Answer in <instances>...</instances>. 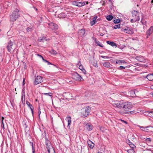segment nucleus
<instances>
[{
  "label": "nucleus",
  "mask_w": 153,
  "mask_h": 153,
  "mask_svg": "<svg viewBox=\"0 0 153 153\" xmlns=\"http://www.w3.org/2000/svg\"><path fill=\"white\" fill-rule=\"evenodd\" d=\"M19 9L16 8L15 10L12 14L10 16V21L14 22L20 17V15L19 13Z\"/></svg>",
  "instance_id": "obj_1"
},
{
  "label": "nucleus",
  "mask_w": 153,
  "mask_h": 153,
  "mask_svg": "<svg viewBox=\"0 0 153 153\" xmlns=\"http://www.w3.org/2000/svg\"><path fill=\"white\" fill-rule=\"evenodd\" d=\"M91 109V108L90 106H85L81 110V116L83 117H87L89 114Z\"/></svg>",
  "instance_id": "obj_2"
},
{
  "label": "nucleus",
  "mask_w": 153,
  "mask_h": 153,
  "mask_svg": "<svg viewBox=\"0 0 153 153\" xmlns=\"http://www.w3.org/2000/svg\"><path fill=\"white\" fill-rule=\"evenodd\" d=\"M124 102L122 101H115L113 102L112 105L116 108L123 110Z\"/></svg>",
  "instance_id": "obj_3"
},
{
  "label": "nucleus",
  "mask_w": 153,
  "mask_h": 153,
  "mask_svg": "<svg viewBox=\"0 0 153 153\" xmlns=\"http://www.w3.org/2000/svg\"><path fill=\"white\" fill-rule=\"evenodd\" d=\"M132 107V104L130 102L126 103L124 102L123 110L124 111L123 112V113H127L131 108Z\"/></svg>",
  "instance_id": "obj_4"
},
{
  "label": "nucleus",
  "mask_w": 153,
  "mask_h": 153,
  "mask_svg": "<svg viewBox=\"0 0 153 153\" xmlns=\"http://www.w3.org/2000/svg\"><path fill=\"white\" fill-rule=\"evenodd\" d=\"M7 48L9 52L12 53L15 48V46L14 45L13 42L11 41L9 42L8 43Z\"/></svg>",
  "instance_id": "obj_5"
},
{
  "label": "nucleus",
  "mask_w": 153,
  "mask_h": 153,
  "mask_svg": "<svg viewBox=\"0 0 153 153\" xmlns=\"http://www.w3.org/2000/svg\"><path fill=\"white\" fill-rule=\"evenodd\" d=\"M72 76L74 79L76 81H81V79H82L81 76L76 73L73 74Z\"/></svg>",
  "instance_id": "obj_6"
},
{
  "label": "nucleus",
  "mask_w": 153,
  "mask_h": 153,
  "mask_svg": "<svg viewBox=\"0 0 153 153\" xmlns=\"http://www.w3.org/2000/svg\"><path fill=\"white\" fill-rule=\"evenodd\" d=\"M46 148L48 153H55V150H54L53 147L51 145V144H50V145H48V144H46Z\"/></svg>",
  "instance_id": "obj_7"
},
{
  "label": "nucleus",
  "mask_w": 153,
  "mask_h": 153,
  "mask_svg": "<svg viewBox=\"0 0 153 153\" xmlns=\"http://www.w3.org/2000/svg\"><path fill=\"white\" fill-rule=\"evenodd\" d=\"M42 82V77L40 76H37L34 82V83L35 85H37Z\"/></svg>",
  "instance_id": "obj_8"
},
{
  "label": "nucleus",
  "mask_w": 153,
  "mask_h": 153,
  "mask_svg": "<svg viewBox=\"0 0 153 153\" xmlns=\"http://www.w3.org/2000/svg\"><path fill=\"white\" fill-rule=\"evenodd\" d=\"M132 16L134 18L137 19L139 20L140 17L139 16V13L137 11L134 10L132 13Z\"/></svg>",
  "instance_id": "obj_9"
},
{
  "label": "nucleus",
  "mask_w": 153,
  "mask_h": 153,
  "mask_svg": "<svg viewBox=\"0 0 153 153\" xmlns=\"http://www.w3.org/2000/svg\"><path fill=\"white\" fill-rule=\"evenodd\" d=\"M48 27L52 30L56 29L58 28L57 25L52 22L49 23H48Z\"/></svg>",
  "instance_id": "obj_10"
},
{
  "label": "nucleus",
  "mask_w": 153,
  "mask_h": 153,
  "mask_svg": "<svg viewBox=\"0 0 153 153\" xmlns=\"http://www.w3.org/2000/svg\"><path fill=\"white\" fill-rule=\"evenodd\" d=\"M153 32V28L152 27H150L146 32V35H147V38L152 34Z\"/></svg>",
  "instance_id": "obj_11"
},
{
  "label": "nucleus",
  "mask_w": 153,
  "mask_h": 153,
  "mask_svg": "<svg viewBox=\"0 0 153 153\" xmlns=\"http://www.w3.org/2000/svg\"><path fill=\"white\" fill-rule=\"evenodd\" d=\"M73 4L74 5H75L77 6L81 7L84 5L85 4V3L84 2H79L76 1L73 2Z\"/></svg>",
  "instance_id": "obj_12"
},
{
  "label": "nucleus",
  "mask_w": 153,
  "mask_h": 153,
  "mask_svg": "<svg viewBox=\"0 0 153 153\" xmlns=\"http://www.w3.org/2000/svg\"><path fill=\"white\" fill-rule=\"evenodd\" d=\"M122 31L126 33L130 34H133L134 33L133 31L131 30L128 28H127V29H123L122 30Z\"/></svg>",
  "instance_id": "obj_13"
},
{
  "label": "nucleus",
  "mask_w": 153,
  "mask_h": 153,
  "mask_svg": "<svg viewBox=\"0 0 153 153\" xmlns=\"http://www.w3.org/2000/svg\"><path fill=\"white\" fill-rule=\"evenodd\" d=\"M85 126L86 128L88 130V131H91L93 129V126L89 124H87L85 125Z\"/></svg>",
  "instance_id": "obj_14"
},
{
  "label": "nucleus",
  "mask_w": 153,
  "mask_h": 153,
  "mask_svg": "<svg viewBox=\"0 0 153 153\" xmlns=\"http://www.w3.org/2000/svg\"><path fill=\"white\" fill-rule=\"evenodd\" d=\"M21 100L23 102L25 101V93L24 90H22V96Z\"/></svg>",
  "instance_id": "obj_15"
},
{
  "label": "nucleus",
  "mask_w": 153,
  "mask_h": 153,
  "mask_svg": "<svg viewBox=\"0 0 153 153\" xmlns=\"http://www.w3.org/2000/svg\"><path fill=\"white\" fill-rule=\"evenodd\" d=\"M71 117L70 116H68L66 118L65 120L67 121L68 123V126H69L71 123Z\"/></svg>",
  "instance_id": "obj_16"
},
{
  "label": "nucleus",
  "mask_w": 153,
  "mask_h": 153,
  "mask_svg": "<svg viewBox=\"0 0 153 153\" xmlns=\"http://www.w3.org/2000/svg\"><path fill=\"white\" fill-rule=\"evenodd\" d=\"M146 78L149 80H153V74H149L146 76Z\"/></svg>",
  "instance_id": "obj_17"
},
{
  "label": "nucleus",
  "mask_w": 153,
  "mask_h": 153,
  "mask_svg": "<svg viewBox=\"0 0 153 153\" xmlns=\"http://www.w3.org/2000/svg\"><path fill=\"white\" fill-rule=\"evenodd\" d=\"M103 65L106 68H109L110 67L111 65L109 62H105L103 63Z\"/></svg>",
  "instance_id": "obj_18"
},
{
  "label": "nucleus",
  "mask_w": 153,
  "mask_h": 153,
  "mask_svg": "<svg viewBox=\"0 0 153 153\" xmlns=\"http://www.w3.org/2000/svg\"><path fill=\"white\" fill-rule=\"evenodd\" d=\"M106 43L110 45L113 46V47L115 46H117V45L116 43H114V42H111L109 41H107Z\"/></svg>",
  "instance_id": "obj_19"
},
{
  "label": "nucleus",
  "mask_w": 153,
  "mask_h": 153,
  "mask_svg": "<svg viewBox=\"0 0 153 153\" xmlns=\"http://www.w3.org/2000/svg\"><path fill=\"white\" fill-rule=\"evenodd\" d=\"M122 63L125 64L126 63V62L124 60H117L116 62V63L119 65H121Z\"/></svg>",
  "instance_id": "obj_20"
},
{
  "label": "nucleus",
  "mask_w": 153,
  "mask_h": 153,
  "mask_svg": "<svg viewBox=\"0 0 153 153\" xmlns=\"http://www.w3.org/2000/svg\"><path fill=\"white\" fill-rule=\"evenodd\" d=\"M85 33V30L84 29H82L80 30L79 32V35L80 36H82Z\"/></svg>",
  "instance_id": "obj_21"
},
{
  "label": "nucleus",
  "mask_w": 153,
  "mask_h": 153,
  "mask_svg": "<svg viewBox=\"0 0 153 153\" xmlns=\"http://www.w3.org/2000/svg\"><path fill=\"white\" fill-rule=\"evenodd\" d=\"M143 59V57L141 56H138L136 57V59L139 61L141 62H143L144 61Z\"/></svg>",
  "instance_id": "obj_22"
},
{
  "label": "nucleus",
  "mask_w": 153,
  "mask_h": 153,
  "mask_svg": "<svg viewBox=\"0 0 153 153\" xmlns=\"http://www.w3.org/2000/svg\"><path fill=\"white\" fill-rule=\"evenodd\" d=\"M97 16L94 17L93 18V20L91 22V25L92 26L94 25L96 23V19L97 18Z\"/></svg>",
  "instance_id": "obj_23"
},
{
  "label": "nucleus",
  "mask_w": 153,
  "mask_h": 153,
  "mask_svg": "<svg viewBox=\"0 0 153 153\" xmlns=\"http://www.w3.org/2000/svg\"><path fill=\"white\" fill-rule=\"evenodd\" d=\"M79 66V68L81 70H82L83 69V66L81 65L80 62L79 61L77 64V66Z\"/></svg>",
  "instance_id": "obj_24"
},
{
  "label": "nucleus",
  "mask_w": 153,
  "mask_h": 153,
  "mask_svg": "<svg viewBox=\"0 0 153 153\" xmlns=\"http://www.w3.org/2000/svg\"><path fill=\"white\" fill-rule=\"evenodd\" d=\"M137 126L138 127H139L140 128H144V129H142V131H147L148 130L147 129H146V128H148V126H147V127H144L143 126H139V125H137Z\"/></svg>",
  "instance_id": "obj_25"
},
{
  "label": "nucleus",
  "mask_w": 153,
  "mask_h": 153,
  "mask_svg": "<svg viewBox=\"0 0 153 153\" xmlns=\"http://www.w3.org/2000/svg\"><path fill=\"white\" fill-rule=\"evenodd\" d=\"M106 18L107 20L108 21H111L113 19V16H112L111 15H108L106 17Z\"/></svg>",
  "instance_id": "obj_26"
},
{
  "label": "nucleus",
  "mask_w": 153,
  "mask_h": 153,
  "mask_svg": "<svg viewBox=\"0 0 153 153\" xmlns=\"http://www.w3.org/2000/svg\"><path fill=\"white\" fill-rule=\"evenodd\" d=\"M137 91H130V93L132 94V95H131V96L132 97H135L136 96V95L135 94V92Z\"/></svg>",
  "instance_id": "obj_27"
},
{
  "label": "nucleus",
  "mask_w": 153,
  "mask_h": 153,
  "mask_svg": "<svg viewBox=\"0 0 153 153\" xmlns=\"http://www.w3.org/2000/svg\"><path fill=\"white\" fill-rule=\"evenodd\" d=\"M146 112H147L149 114V116L151 117H153V111H148Z\"/></svg>",
  "instance_id": "obj_28"
},
{
  "label": "nucleus",
  "mask_w": 153,
  "mask_h": 153,
  "mask_svg": "<svg viewBox=\"0 0 153 153\" xmlns=\"http://www.w3.org/2000/svg\"><path fill=\"white\" fill-rule=\"evenodd\" d=\"M127 152L128 153H134V150L132 149L127 150Z\"/></svg>",
  "instance_id": "obj_29"
},
{
  "label": "nucleus",
  "mask_w": 153,
  "mask_h": 153,
  "mask_svg": "<svg viewBox=\"0 0 153 153\" xmlns=\"http://www.w3.org/2000/svg\"><path fill=\"white\" fill-rule=\"evenodd\" d=\"M50 52L51 54H56L57 53L56 51L53 49L51 50L50 51Z\"/></svg>",
  "instance_id": "obj_30"
},
{
  "label": "nucleus",
  "mask_w": 153,
  "mask_h": 153,
  "mask_svg": "<svg viewBox=\"0 0 153 153\" xmlns=\"http://www.w3.org/2000/svg\"><path fill=\"white\" fill-rule=\"evenodd\" d=\"M65 15L64 13H62L59 15V17L62 18H65Z\"/></svg>",
  "instance_id": "obj_31"
},
{
  "label": "nucleus",
  "mask_w": 153,
  "mask_h": 153,
  "mask_svg": "<svg viewBox=\"0 0 153 153\" xmlns=\"http://www.w3.org/2000/svg\"><path fill=\"white\" fill-rule=\"evenodd\" d=\"M139 21L138 20H137V19H136L134 18L133 19H131L130 21L132 23H134L136 22L137 21Z\"/></svg>",
  "instance_id": "obj_32"
},
{
  "label": "nucleus",
  "mask_w": 153,
  "mask_h": 153,
  "mask_svg": "<svg viewBox=\"0 0 153 153\" xmlns=\"http://www.w3.org/2000/svg\"><path fill=\"white\" fill-rule=\"evenodd\" d=\"M131 114H136L137 113H140L139 112H136V111L134 110L132 111H131L128 112Z\"/></svg>",
  "instance_id": "obj_33"
},
{
  "label": "nucleus",
  "mask_w": 153,
  "mask_h": 153,
  "mask_svg": "<svg viewBox=\"0 0 153 153\" xmlns=\"http://www.w3.org/2000/svg\"><path fill=\"white\" fill-rule=\"evenodd\" d=\"M129 146L131 148V149H134L135 148L136 146L134 145V144H128Z\"/></svg>",
  "instance_id": "obj_34"
},
{
  "label": "nucleus",
  "mask_w": 153,
  "mask_h": 153,
  "mask_svg": "<svg viewBox=\"0 0 153 153\" xmlns=\"http://www.w3.org/2000/svg\"><path fill=\"white\" fill-rule=\"evenodd\" d=\"M120 22V20L119 19H115L114 21V22L115 24L119 23Z\"/></svg>",
  "instance_id": "obj_35"
},
{
  "label": "nucleus",
  "mask_w": 153,
  "mask_h": 153,
  "mask_svg": "<svg viewBox=\"0 0 153 153\" xmlns=\"http://www.w3.org/2000/svg\"><path fill=\"white\" fill-rule=\"evenodd\" d=\"M96 43L98 46H99L101 47H103V45H102V44H101V43H100L99 42V41L96 42Z\"/></svg>",
  "instance_id": "obj_36"
},
{
  "label": "nucleus",
  "mask_w": 153,
  "mask_h": 153,
  "mask_svg": "<svg viewBox=\"0 0 153 153\" xmlns=\"http://www.w3.org/2000/svg\"><path fill=\"white\" fill-rule=\"evenodd\" d=\"M94 144H88V146L91 149H92L94 146Z\"/></svg>",
  "instance_id": "obj_37"
},
{
  "label": "nucleus",
  "mask_w": 153,
  "mask_h": 153,
  "mask_svg": "<svg viewBox=\"0 0 153 153\" xmlns=\"http://www.w3.org/2000/svg\"><path fill=\"white\" fill-rule=\"evenodd\" d=\"M44 95H48L50 96H51L52 95V93H44L43 94Z\"/></svg>",
  "instance_id": "obj_38"
},
{
  "label": "nucleus",
  "mask_w": 153,
  "mask_h": 153,
  "mask_svg": "<svg viewBox=\"0 0 153 153\" xmlns=\"http://www.w3.org/2000/svg\"><path fill=\"white\" fill-rule=\"evenodd\" d=\"M120 27V24H119L118 25H115V26H114V28L115 29H116L117 28H119Z\"/></svg>",
  "instance_id": "obj_39"
},
{
  "label": "nucleus",
  "mask_w": 153,
  "mask_h": 153,
  "mask_svg": "<svg viewBox=\"0 0 153 153\" xmlns=\"http://www.w3.org/2000/svg\"><path fill=\"white\" fill-rule=\"evenodd\" d=\"M32 153H35V149L33 146V144H32Z\"/></svg>",
  "instance_id": "obj_40"
},
{
  "label": "nucleus",
  "mask_w": 153,
  "mask_h": 153,
  "mask_svg": "<svg viewBox=\"0 0 153 153\" xmlns=\"http://www.w3.org/2000/svg\"><path fill=\"white\" fill-rule=\"evenodd\" d=\"M26 30H27V31H28V32H29L31 31L32 30V28H29V27H28L27 28Z\"/></svg>",
  "instance_id": "obj_41"
},
{
  "label": "nucleus",
  "mask_w": 153,
  "mask_h": 153,
  "mask_svg": "<svg viewBox=\"0 0 153 153\" xmlns=\"http://www.w3.org/2000/svg\"><path fill=\"white\" fill-rule=\"evenodd\" d=\"M146 141L147 143H150L151 141L150 138H147L146 139Z\"/></svg>",
  "instance_id": "obj_42"
},
{
  "label": "nucleus",
  "mask_w": 153,
  "mask_h": 153,
  "mask_svg": "<svg viewBox=\"0 0 153 153\" xmlns=\"http://www.w3.org/2000/svg\"><path fill=\"white\" fill-rule=\"evenodd\" d=\"M42 60H43V61H44V62H47L48 63V65H49V64H51V63L49 62L47 60H45V59L43 58H42Z\"/></svg>",
  "instance_id": "obj_43"
},
{
  "label": "nucleus",
  "mask_w": 153,
  "mask_h": 153,
  "mask_svg": "<svg viewBox=\"0 0 153 153\" xmlns=\"http://www.w3.org/2000/svg\"><path fill=\"white\" fill-rule=\"evenodd\" d=\"M100 129L101 131L102 132H104L105 131V128L103 127H100Z\"/></svg>",
  "instance_id": "obj_44"
},
{
  "label": "nucleus",
  "mask_w": 153,
  "mask_h": 153,
  "mask_svg": "<svg viewBox=\"0 0 153 153\" xmlns=\"http://www.w3.org/2000/svg\"><path fill=\"white\" fill-rule=\"evenodd\" d=\"M101 57L103 58H107V59H108L109 58V57L108 56H101Z\"/></svg>",
  "instance_id": "obj_45"
},
{
  "label": "nucleus",
  "mask_w": 153,
  "mask_h": 153,
  "mask_svg": "<svg viewBox=\"0 0 153 153\" xmlns=\"http://www.w3.org/2000/svg\"><path fill=\"white\" fill-rule=\"evenodd\" d=\"M26 103L28 106L31 105L32 106V105L30 104V103L28 101H27Z\"/></svg>",
  "instance_id": "obj_46"
},
{
  "label": "nucleus",
  "mask_w": 153,
  "mask_h": 153,
  "mask_svg": "<svg viewBox=\"0 0 153 153\" xmlns=\"http://www.w3.org/2000/svg\"><path fill=\"white\" fill-rule=\"evenodd\" d=\"M82 72L84 74H85L86 73V71L84 68L82 70Z\"/></svg>",
  "instance_id": "obj_47"
},
{
  "label": "nucleus",
  "mask_w": 153,
  "mask_h": 153,
  "mask_svg": "<svg viewBox=\"0 0 153 153\" xmlns=\"http://www.w3.org/2000/svg\"><path fill=\"white\" fill-rule=\"evenodd\" d=\"M42 40H43V39H42V38H39L38 39V41L39 42H42Z\"/></svg>",
  "instance_id": "obj_48"
},
{
  "label": "nucleus",
  "mask_w": 153,
  "mask_h": 153,
  "mask_svg": "<svg viewBox=\"0 0 153 153\" xmlns=\"http://www.w3.org/2000/svg\"><path fill=\"white\" fill-rule=\"evenodd\" d=\"M119 68H120V69H125V67H124L123 66H120L119 67Z\"/></svg>",
  "instance_id": "obj_49"
},
{
  "label": "nucleus",
  "mask_w": 153,
  "mask_h": 153,
  "mask_svg": "<svg viewBox=\"0 0 153 153\" xmlns=\"http://www.w3.org/2000/svg\"><path fill=\"white\" fill-rule=\"evenodd\" d=\"M1 127L3 128V129H4V125L3 123V124H2V123H1Z\"/></svg>",
  "instance_id": "obj_50"
},
{
  "label": "nucleus",
  "mask_w": 153,
  "mask_h": 153,
  "mask_svg": "<svg viewBox=\"0 0 153 153\" xmlns=\"http://www.w3.org/2000/svg\"><path fill=\"white\" fill-rule=\"evenodd\" d=\"M25 78H24L23 80V85H24L25 84Z\"/></svg>",
  "instance_id": "obj_51"
},
{
  "label": "nucleus",
  "mask_w": 153,
  "mask_h": 153,
  "mask_svg": "<svg viewBox=\"0 0 153 153\" xmlns=\"http://www.w3.org/2000/svg\"><path fill=\"white\" fill-rule=\"evenodd\" d=\"M42 39H43L42 41H44V40H47V39L46 38H44V37H42Z\"/></svg>",
  "instance_id": "obj_52"
},
{
  "label": "nucleus",
  "mask_w": 153,
  "mask_h": 153,
  "mask_svg": "<svg viewBox=\"0 0 153 153\" xmlns=\"http://www.w3.org/2000/svg\"><path fill=\"white\" fill-rule=\"evenodd\" d=\"M1 119H2L1 123H2V124H3V120H4V117H1Z\"/></svg>",
  "instance_id": "obj_53"
},
{
  "label": "nucleus",
  "mask_w": 153,
  "mask_h": 153,
  "mask_svg": "<svg viewBox=\"0 0 153 153\" xmlns=\"http://www.w3.org/2000/svg\"><path fill=\"white\" fill-rule=\"evenodd\" d=\"M142 110H137L136 111V112H142Z\"/></svg>",
  "instance_id": "obj_54"
},
{
  "label": "nucleus",
  "mask_w": 153,
  "mask_h": 153,
  "mask_svg": "<svg viewBox=\"0 0 153 153\" xmlns=\"http://www.w3.org/2000/svg\"><path fill=\"white\" fill-rule=\"evenodd\" d=\"M121 120L122 121H123V122H124L126 124H127V123L126 121H125L123 120Z\"/></svg>",
  "instance_id": "obj_55"
},
{
  "label": "nucleus",
  "mask_w": 153,
  "mask_h": 153,
  "mask_svg": "<svg viewBox=\"0 0 153 153\" xmlns=\"http://www.w3.org/2000/svg\"><path fill=\"white\" fill-rule=\"evenodd\" d=\"M94 66H95V67H98V64H97V63H96L95 65H94Z\"/></svg>",
  "instance_id": "obj_56"
},
{
  "label": "nucleus",
  "mask_w": 153,
  "mask_h": 153,
  "mask_svg": "<svg viewBox=\"0 0 153 153\" xmlns=\"http://www.w3.org/2000/svg\"><path fill=\"white\" fill-rule=\"evenodd\" d=\"M104 35V34H103V33H100V35L101 36H103Z\"/></svg>",
  "instance_id": "obj_57"
},
{
  "label": "nucleus",
  "mask_w": 153,
  "mask_h": 153,
  "mask_svg": "<svg viewBox=\"0 0 153 153\" xmlns=\"http://www.w3.org/2000/svg\"><path fill=\"white\" fill-rule=\"evenodd\" d=\"M30 108V109H31H31H33L32 108V106L30 105V106H29Z\"/></svg>",
  "instance_id": "obj_58"
},
{
  "label": "nucleus",
  "mask_w": 153,
  "mask_h": 153,
  "mask_svg": "<svg viewBox=\"0 0 153 153\" xmlns=\"http://www.w3.org/2000/svg\"><path fill=\"white\" fill-rule=\"evenodd\" d=\"M38 56H39L40 57H41L42 59V58H43V57L41 55L38 54Z\"/></svg>",
  "instance_id": "obj_59"
},
{
  "label": "nucleus",
  "mask_w": 153,
  "mask_h": 153,
  "mask_svg": "<svg viewBox=\"0 0 153 153\" xmlns=\"http://www.w3.org/2000/svg\"><path fill=\"white\" fill-rule=\"evenodd\" d=\"M31 111H32V113L33 114V109H31Z\"/></svg>",
  "instance_id": "obj_60"
},
{
  "label": "nucleus",
  "mask_w": 153,
  "mask_h": 153,
  "mask_svg": "<svg viewBox=\"0 0 153 153\" xmlns=\"http://www.w3.org/2000/svg\"><path fill=\"white\" fill-rule=\"evenodd\" d=\"M97 153H102L101 152H97Z\"/></svg>",
  "instance_id": "obj_61"
},
{
  "label": "nucleus",
  "mask_w": 153,
  "mask_h": 153,
  "mask_svg": "<svg viewBox=\"0 0 153 153\" xmlns=\"http://www.w3.org/2000/svg\"><path fill=\"white\" fill-rule=\"evenodd\" d=\"M140 129H141V130H142V129H144V128H140Z\"/></svg>",
  "instance_id": "obj_62"
},
{
  "label": "nucleus",
  "mask_w": 153,
  "mask_h": 153,
  "mask_svg": "<svg viewBox=\"0 0 153 153\" xmlns=\"http://www.w3.org/2000/svg\"><path fill=\"white\" fill-rule=\"evenodd\" d=\"M143 27L144 28H145V26H143Z\"/></svg>",
  "instance_id": "obj_63"
},
{
  "label": "nucleus",
  "mask_w": 153,
  "mask_h": 153,
  "mask_svg": "<svg viewBox=\"0 0 153 153\" xmlns=\"http://www.w3.org/2000/svg\"><path fill=\"white\" fill-rule=\"evenodd\" d=\"M40 113H41V111H40L39 113V114H40Z\"/></svg>",
  "instance_id": "obj_64"
}]
</instances>
